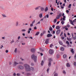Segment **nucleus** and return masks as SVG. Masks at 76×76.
Masks as SVG:
<instances>
[{
  "mask_svg": "<svg viewBox=\"0 0 76 76\" xmlns=\"http://www.w3.org/2000/svg\"><path fill=\"white\" fill-rule=\"evenodd\" d=\"M24 67L25 68L26 71L27 72H30V66L28 64H24Z\"/></svg>",
  "mask_w": 76,
  "mask_h": 76,
  "instance_id": "f257e3e1",
  "label": "nucleus"
},
{
  "mask_svg": "<svg viewBox=\"0 0 76 76\" xmlns=\"http://www.w3.org/2000/svg\"><path fill=\"white\" fill-rule=\"evenodd\" d=\"M31 58L34 60L35 62L37 61V57L36 56H35L34 54H33L31 56Z\"/></svg>",
  "mask_w": 76,
  "mask_h": 76,
  "instance_id": "f03ea898",
  "label": "nucleus"
},
{
  "mask_svg": "<svg viewBox=\"0 0 76 76\" xmlns=\"http://www.w3.org/2000/svg\"><path fill=\"white\" fill-rule=\"evenodd\" d=\"M49 62L48 63V66H49V67H50L51 65V61H53V59H52V58H49Z\"/></svg>",
  "mask_w": 76,
  "mask_h": 76,
  "instance_id": "7ed1b4c3",
  "label": "nucleus"
},
{
  "mask_svg": "<svg viewBox=\"0 0 76 76\" xmlns=\"http://www.w3.org/2000/svg\"><path fill=\"white\" fill-rule=\"evenodd\" d=\"M18 68L19 70H23L24 69L23 66L21 65L18 66Z\"/></svg>",
  "mask_w": 76,
  "mask_h": 76,
  "instance_id": "20e7f679",
  "label": "nucleus"
},
{
  "mask_svg": "<svg viewBox=\"0 0 76 76\" xmlns=\"http://www.w3.org/2000/svg\"><path fill=\"white\" fill-rule=\"evenodd\" d=\"M54 53V51H53V50H49V54H53Z\"/></svg>",
  "mask_w": 76,
  "mask_h": 76,
  "instance_id": "39448f33",
  "label": "nucleus"
},
{
  "mask_svg": "<svg viewBox=\"0 0 76 76\" xmlns=\"http://www.w3.org/2000/svg\"><path fill=\"white\" fill-rule=\"evenodd\" d=\"M31 50V52H32V53H35V48H32Z\"/></svg>",
  "mask_w": 76,
  "mask_h": 76,
  "instance_id": "423d86ee",
  "label": "nucleus"
},
{
  "mask_svg": "<svg viewBox=\"0 0 76 76\" xmlns=\"http://www.w3.org/2000/svg\"><path fill=\"white\" fill-rule=\"evenodd\" d=\"M18 63L16 61H14V64H13V66H16V65H17V64H18Z\"/></svg>",
  "mask_w": 76,
  "mask_h": 76,
  "instance_id": "0eeeda50",
  "label": "nucleus"
},
{
  "mask_svg": "<svg viewBox=\"0 0 76 76\" xmlns=\"http://www.w3.org/2000/svg\"><path fill=\"white\" fill-rule=\"evenodd\" d=\"M49 39H48L45 41V43H46V44H48L49 43V40H48Z\"/></svg>",
  "mask_w": 76,
  "mask_h": 76,
  "instance_id": "6e6552de",
  "label": "nucleus"
},
{
  "mask_svg": "<svg viewBox=\"0 0 76 76\" xmlns=\"http://www.w3.org/2000/svg\"><path fill=\"white\" fill-rule=\"evenodd\" d=\"M40 7V9L41 11H44L45 10L44 8H43V7Z\"/></svg>",
  "mask_w": 76,
  "mask_h": 76,
  "instance_id": "1a4fd4ad",
  "label": "nucleus"
},
{
  "mask_svg": "<svg viewBox=\"0 0 76 76\" xmlns=\"http://www.w3.org/2000/svg\"><path fill=\"white\" fill-rule=\"evenodd\" d=\"M60 33V30H58L56 31L57 34H59Z\"/></svg>",
  "mask_w": 76,
  "mask_h": 76,
  "instance_id": "9d476101",
  "label": "nucleus"
},
{
  "mask_svg": "<svg viewBox=\"0 0 76 76\" xmlns=\"http://www.w3.org/2000/svg\"><path fill=\"white\" fill-rule=\"evenodd\" d=\"M70 23L72 25H74V24H73V21L71 20H70L69 21Z\"/></svg>",
  "mask_w": 76,
  "mask_h": 76,
  "instance_id": "9b49d317",
  "label": "nucleus"
},
{
  "mask_svg": "<svg viewBox=\"0 0 76 76\" xmlns=\"http://www.w3.org/2000/svg\"><path fill=\"white\" fill-rule=\"evenodd\" d=\"M47 37L48 38H49V37H52V34H48L47 35Z\"/></svg>",
  "mask_w": 76,
  "mask_h": 76,
  "instance_id": "f8f14e48",
  "label": "nucleus"
},
{
  "mask_svg": "<svg viewBox=\"0 0 76 76\" xmlns=\"http://www.w3.org/2000/svg\"><path fill=\"white\" fill-rule=\"evenodd\" d=\"M19 25V22L16 21L15 23V26H18V25Z\"/></svg>",
  "mask_w": 76,
  "mask_h": 76,
  "instance_id": "ddd939ff",
  "label": "nucleus"
},
{
  "mask_svg": "<svg viewBox=\"0 0 76 76\" xmlns=\"http://www.w3.org/2000/svg\"><path fill=\"white\" fill-rule=\"evenodd\" d=\"M2 17H3L4 18H7V16H6V15L4 14H3L2 15Z\"/></svg>",
  "mask_w": 76,
  "mask_h": 76,
  "instance_id": "4468645a",
  "label": "nucleus"
},
{
  "mask_svg": "<svg viewBox=\"0 0 76 76\" xmlns=\"http://www.w3.org/2000/svg\"><path fill=\"white\" fill-rule=\"evenodd\" d=\"M30 71H31V70H32V71H34V68L32 67H31V68H30Z\"/></svg>",
  "mask_w": 76,
  "mask_h": 76,
  "instance_id": "2eb2a0df",
  "label": "nucleus"
},
{
  "mask_svg": "<svg viewBox=\"0 0 76 76\" xmlns=\"http://www.w3.org/2000/svg\"><path fill=\"white\" fill-rule=\"evenodd\" d=\"M42 13L39 14V17L40 18H42Z\"/></svg>",
  "mask_w": 76,
  "mask_h": 76,
  "instance_id": "dca6fc26",
  "label": "nucleus"
},
{
  "mask_svg": "<svg viewBox=\"0 0 76 76\" xmlns=\"http://www.w3.org/2000/svg\"><path fill=\"white\" fill-rule=\"evenodd\" d=\"M60 50L61 51H64V48L63 47H61L60 48Z\"/></svg>",
  "mask_w": 76,
  "mask_h": 76,
  "instance_id": "f3484780",
  "label": "nucleus"
},
{
  "mask_svg": "<svg viewBox=\"0 0 76 76\" xmlns=\"http://www.w3.org/2000/svg\"><path fill=\"white\" fill-rule=\"evenodd\" d=\"M66 39L68 41H72V38H69L68 37H67Z\"/></svg>",
  "mask_w": 76,
  "mask_h": 76,
  "instance_id": "a211bd4d",
  "label": "nucleus"
},
{
  "mask_svg": "<svg viewBox=\"0 0 76 76\" xmlns=\"http://www.w3.org/2000/svg\"><path fill=\"white\" fill-rule=\"evenodd\" d=\"M48 7H46L45 9V12H47V11H48Z\"/></svg>",
  "mask_w": 76,
  "mask_h": 76,
  "instance_id": "6ab92c4d",
  "label": "nucleus"
},
{
  "mask_svg": "<svg viewBox=\"0 0 76 76\" xmlns=\"http://www.w3.org/2000/svg\"><path fill=\"white\" fill-rule=\"evenodd\" d=\"M39 7H40V6H39V7H37L36 8H35V10H38V9H39Z\"/></svg>",
  "mask_w": 76,
  "mask_h": 76,
  "instance_id": "aec40b11",
  "label": "nucleus"
},
{
  "mask_svg": "<svg viewBox=\"0 0 76 76\" xmlns=\"http://www.w3.org/2000/svg\"><path fill=\"white\" fill-rule=\"evenodd\" d=\"M63 57L64 58H66L67 57V55L66 54H64L63 55Z\"/></svg>",
  "mask_w": 76,
  "mask_h": 76,
  "instance_id": "412c9836",
  "label": "nucleus"
},
{
  "mask_svg": "<svg viewBox=\"0 0 76 76\" xmlns=\"http://www.w3.org/2000/svg\"><path fill=\"white\" fill-rule=\"evenodd\" d=\"M53 76H58V73H55L54 74Z\"/></svg>",
  "mask_w": 76,
  "mask_h": 76,
  "instance_id": "4be33fe9",
  "label": "nucleus"
},
{
  "mask_svg": "<svg viewBox=\"0 0 76 76\" xmlns=\"http://www.w3.org/2000/svg\"><path fill=\"white\" fill-rule=\"evenodd\" d=\"M66 66L67 67H70V65L69 63H67L66 64Z\"/></svg>",
  "mask_w": 76,
  "mask_h": 76,
  "instance_id": "5701e85b",
  "label": "nucleus"
},
{
  "mask_svg": "<svg viewBox=\"0 0 76 76\" xmlns=\"http://www.w3.org/2000/svg\"><path fill=\"white\" fill-rule=\"evenodd\" d=\"M56 29H60V26H57L56 27Z\"/></svg>",
  "mask_w": 76,
  "mask_h": 76,
  "instance_id": "b1692460",
  "label": "nucleus"
},
{
  "mask_svg": "<svg viewBox=\"0 0 76 76\" xmlns=\"http://www.w3.org/2000/svg\"><path fill=\"white\" fill-rule=\"evenodd\" d=\"M53 44H51L50 46V48H53Z\"/></svg>",
  "mask_w": 76,
  "mask_h": 76,
  "instance_id": "393cba45",
  "label": "nucleus"
},
{
  "mask_svg": "<svg viewBox=\"0 0 76 76\" xmlns=\"http://www.w3.org/2000/svg\"><path fill=\"white\" fill-rule=\"evenodd\" d=\"M44 63V61H42V62L41 63V66H43V64Z\"/></svg>",
  "mask_w": 76,
  "mask_h": 76,
  "instance_id": "a878e982",
  "label": "nucleus"
},
{
  "mask_svg": "<svg viewBox=\"0 0 76 76\" xmlns=\"http://www.w3.org/2000/svg\"><path fill=\"white\" fill-rule=\"evenodd\" d=\"M39 32H37L36 34H35V35H39Z\"/></svg>",
  "mask_w": 76,
  "mask_h": 76,
  "instance_id": "bb28decb",
  "label": "nucleus"
},
{
  "mask_svg": "<svg viewBox=\"0 0 76 76\" xmlns=\"http://www.w3.org/2000/svg\"><path fill=\"white\" fill-rule=\"evenodd\" d=\"M60 17L59 16V15H58L56 18V19H58L60 18Z\"/></svg>",
  "mask_w": 76,
  "mask_h": 76,
  "instance_id": "cd10ccee",
  "label": "nucleus"
},
{
  "mask_svg": "<svg viewBox=\"0 0 76 76\" xmlns=\"http://www.w3.org/2000/svg\"><path fill=\"white\" fill-rule=\"evenodd\" d=\"M61 23H62V25H64V21H63V20H62L61 21Z\"/></svg>",
  "mask_w": 76,
  "mask_h": 76,
  "instance_id": "c85d7f7f",
  "label": "nucleus"
},
{
  "mask_svg": "<svg viewBox=\"0 0 76 76\" xmlns=\"http://www.w3.org/2000/svg\"><path fill=\"white\" fill-rule=\"evenodd\" d=\"M49 30L50 31H51L53 30V28H52V27H50L49 28Z\"/></svg>",
  "mask_w": 76,
  "mask_h": 76,
  "instance_id": "c756f323",
  "label": "nucleus"
},
{
  "mask_svg": "<svg viewBox=\"0 0 76 76\" xmlns=\"http://www.w3.org/2000/svg\"><path fill=\"white\" fill-rule=\"evenodd\" d=\"M71 51L72 53H74V51H73V49H71Z\"/></svg>",
  "mask_w": 76,
  "mask_h": 76,
  "instance_id": "7c9ffc66",
  "label": "nucleus"
},
{
  "mask_svg": "<svg viewBox=\"0 0 76 76\" xmlns=\"http://www.w3.org/2000/svg\"><path fill=\"white\" fill-rule=\"evenodd\" d=\"M26 31V30L25 29H23L21 31H22V32H25Z\"/></svg>",
  "mask_w": 76,
  "mask_h": 76,
  "instance_id": "2f4dec72",
  "label": "nucleus"
},
{
  "mask_svg": "<svg viewBox=\"0 0 76 76\" xmlns=\"http://www.w3.org/2000/svg\"><path fill=\"white\" fill-rule=\"evenodd\" d=\"M59 42L60 45H63V43L61 41H59Z\"/></svg>",
  "mask_w": 76,
  "mask_h": 76,
  "instance_id": "473e14b6",
  "label": "nucleus"
},
{
  "mask_svg": "<svg viewBox=\"0 0 76 76\" xmlns=\"http://www.w3.org/2000/svg\"><path fill=\"white\" fill-rule=\"evenodd\" d=\"M17 48H16L15 49V50H14L15 53H17Z\"/></svg>",
  "mask_w": 76,
  "mask_h": 76,
  "instance_id": "72a5a7b5",
  "label": "nucleus"
},
{
  "mask_svg": "<svg viewBox=\"0 0 76 76\" xmlns=\"http://www.w3.org/2000/svg\"><path fill=\"white\" fill-rule=\"evenodd\" d=\"M26 75H27L28 76H30V75H31V74H30V73H27Z\"/></svg>",
  "mask_w": 76,
  "mask_h": 76,
  "instance_id": "f704fd0d",
  "label": "nucleus"
},
{
  "mask_svg": "<svg viewBox=\"0 0 76 76\" xmlns=\"http://www.w3.org/2000/svg\"><path fill=\"white\" fill-rule=\"evenodd\" d=\"M13 42H15V41H14V40H13L11 41V42H10V43L11 44H12Z\"/></svg>",
  "mask_w": 76,
  "mask_h": 76,
  "instance_id": "c9c22d12",
  "label": "nucleus"
},
{
  "mask_svg": "<svg viewBox=\"0 0 76 76\" xmlns=\"http://www.w3.org/2000/svg\"><path fill=\"white\" fill-rule=\"evenodd\" d=\"M72 38L74 40H75V39H76V35L73 38Z\"/></svg>",
  "mask_w": 76,
  "mask_h": 76,
  "instance_id": "e433bc0d",
  "label": "nucleus"
},
{
  "mask_svg": "<svg viewBox=\"0 0 76 76\" xmlns=\"http://www.w3.org/2000/svg\"><path fill=\"white\" fill-rule=\"evenodd\" d=\"M17 75L18 76H20V74L18 73L17 74Z\"/></svg>",
  "mask_w": 76,
  "mask_h": 76,
  "instance_id": "4c0bfd02",
  "label": "nucleus"
},
{
  "mask_svg": "<svg viewBox=\"0 0 76 76\" xmlns=\"http://www.w3.org/2000/svg\"><path fill=\"white\" fill-rule=\"evenodd\" d=\"M31 65L32 66H34V64L33 63H31Z\"/></svg>",
  "mask_w": 76,
  "mask_h": 76,
  "instance_id": "58836bf2",
  "label": "nucleus"
},
{
  "mask_svg": "<svg viewBox=\"0 0 76 76\" xmlns=\"http://www.w3.org/2000/svg\"><path fill=\"white\" fill-rule=\"evenodd\" d=\"M72 6L71 4H69V6H68L69 8H70L71 7V6Z\"/></svg>",
  "mask_w": 76,
  "mask_h": 76,
  "instance_id": "ea45409f",
  "label": "nucleus"
},
{
  "mask_svg": "<svg viewBox=\"0 0 76 76\" xmlns=\"http://www.w3.org/2000/svg\"><path fill=\"white\" fill-rule=\"evenodd\" d=\"M63 72L64 74H66V71L65 70H63Z\"/></svg>",
  "mask_w": 76,
  "mask_h": 76,
  "instance_id": "a19ab883",
  "label": "nucleus"
},
{
  "mask_svg": "<svg viewBox=\"0 0 76 76\" xmlns=\"http://www.w3.org/2000/svg\"><path fill=\"white\" fill-rule=\"evenodd\" d=\"M45 17H46H46H47V18H48L49 17V16H48V15H45Z\"/></svg>",
  "mask_w": 76,
  "mask_h": 76,
  "instance_id": "79ce46f5",
  "label": "nucleus"
},
{
  "mask_svg": "<svg viewBox=\"0 0 76 76\" xmlns=\"http://www.w3.org/2000/svg\"><path fill=\"white\" fill-rule=\"evenodd\" d=\"M59 16L60 17H61V16H62V14L60 13L59 14Z\"/></svg>",
  "mask_w": 76,
  "mask_h": 76,
  "instance_id": "37998d69",
  "label": "nucleus"
},
{
  "mask_svg": "<svg viewBox=\"0 0 76 76\" xmlns=\"http://www.w3.org/2000/svg\"><path fill=\"white\" fill-rule=\"evenodd\" d=\"M57 22V19H55L54 20V23H56Z\"/></svg>",
  "mask_w": 76,
  "mask_h": 76,
  "instance_id": "c03bdc74",
  "label": "nucleus"
},
{
  "mask_svg": "<svg viewBox=\"0 0 76 76\" xmlns=\"http://www.w3.org/2000/svg\"><path fill=\"white\" fill-rule=\"evenodd\" d=\"M35 22V20H34V21H33V22L32 23V24H34V23Z\"/></svg>",
  "mask_w": 76,
  "mask_h": 76,
  "instance_id": "a18cd8bd",
  "label": "nucleus"
},
{
  "mask_svg": "<svg viewBox=\"0 0 76 76\" xmlns=\"http://www.w3.org/2000/svg\"><path fill=\"white\" fill-rule=\"evenodd\" d=\"M74 66H76V62H75L74 63Z\"/></svg>",
  "mask_w": 76,
  "mask_h": 76,
  "instance_id": "49530a36",
  "label": "nucleus"
},
{
  "mask_svg": "<svg viewBox=\"0 0 76 76\" xmlns=\"http://www.w3.org/2000/svg\"><path fill=\"white\" fill-rule=\"evenodd\" d=\"M63 31H62L61 33V35H60V36H61V35H63Z\"/></svg>",
  "mask_w": 76,
  "mask_h": 76,
  "instance_id": "de8ad7c7",
  "label": "nucleus"
},
{
  "mask_svg": "<svg viewBox=\"0 0 76 76\" xmlns=\"http://www.w3.org/2000/svg\"><path fill=\"white\" fill-rule=\"evenodd\" d=\"M66 43L67 44H69V41H66Z\"/></svg>",
  "mask_w": 76,
  "mask_h": 76,
  "instance_id": "09e8293b",
  "label": "nucleus"
},
{
  "mask_svg": "<svg viewBox=\"0 0 76 76\" xmlns=\"http://www.w3.org/2000/svg\"><path fill=\"white\" fill-rule=\"evenodd\" d=\"M59 55H58V54L57 55V58H59Z\"/></svg>",
  "mask_w": 76,
  "mask_h": 76,
  "instance_id": "8fccbe9b",
  "label": "nucleus"
},
{
  "mask_svg": "<svg viewBox=\"0 0 76 76\" xmlns=\"http://www.w3.org/2000/svg\"><path fill=\"white\" fill-rule=\"evenodd\" d=\"M19 63L20 64H23V62H19Z\"/></svg>",
  "mask_w": 76,
  "mask_h": 76,
  "instance_id": "3c124183",
  "label": "nucleus"
},
{
  "mask_svg": "<svg viewBox=\"0 0 76 76\" xmlns=\"http://www.w3.org/2000/svg\"><path fill=\"white\" fill-rule=\"evenodd\" d=\"M6 53H8V52H9V51L8 50H6L5 51Z\"/></svg>",
  "mask_w": 76,
  "mask_h": 76,
  "instance_id": "603ef678",
  "label": "nucleus"
},
{
  "mask_svg": "<svg viewBox=\"0 0 76 76\" xmlns=\"http://www.w3.org/2000/svg\"><path fill=\"white\" fill-rule=\"evenodd\" d=\"M46 31H44L42 33L43 34H45V33H46Z\"/></svg>",
  "mask_w": 76,
  "mask_h": 76,
  "instance_id": "864d4df0",
  "label": "nucleus"
},
{
  "mask_svg": "<svg viewBox=\"0 0 76 76\" xmlns=\"http://www.w3.org/2000/svg\"><path fill=\"white\" fill-rule=\"evenodd\" d=\"M0 8L2 9H4V7H0Z\"/></svg>",
  "mask_w": 76,
  "mask_h": 76,
  "instance_id": "5fc2aeb1",
  "label": "nucleus"
},
{
  "mask_svg": "<svg viewBox=\"0 0 76 76\" xmlns=\"http://www.w3.org/2000/svg\"><path fill=\"white\" fill-rule=\"evenodd\" d=\"M74 58L75 59V60H76V53L75 54V56Z\"/></svg>",
  "mask_w": 76,
  "mask_h": 76,
  "instance_id": "6e6d98bb",
  "label": "nucleus"
},
{
  "mask_svg": "<svg viewBox=\"0 0 76 76\" xmlns=\"http://www.w3.org/2000/svg\"><path fill=\"white\" fill-rule=\"evenodd\" d=\"M13 76H16V74L15 73L13 74Z\"/></svg>",
  "mask_w": 76,
  "mask_h": 76,
  "instance_id": "4d7b16f0",
  "label": "nucleus"
},
{
  "mask_svg": "<svg viewBox=\"0 0 76 76\" xmlns=\"http://www.w3.org/2000/svg\"><path fill=\"white\" fill-rule=\"evenodd\" d=\"M2 39H5V37H2Z\"/></svg>",
  "mask_w": 76,
  "mask_h": 76,
  "instance_id": "13d9d810",
  "label": "nucleus"
},
{
  "mask_svg": "<svg viewBox=\"0 0 76 76\" xmlns=\"http://www.w3.org/2000/svg\"><path fill=\"white\" fill-rule=\"evenodd\" d=\"M72 38H73L74 37V36H73V33L72 34Z\"/></svg>",
  "mask_w": 76,
  "mask_h": 76,
  "instance_id": "bf43d9fd",
  "label": "nucleus"
},
{
  "mask_svg": "<svg viewBox=\"0 0 76 76\" xmlns=\"http://www.w3.org/2000/svg\"><path fill=\"white\" fill-rule=\"evenodd\" d=\"M55 27V25H53L52 26V27L53 28H54Z\"/></svg>",
  "mask_w": 76,
  "mask_h": 76,
  "instance_id": "052dcab7",
  "label": "nucleus"
},
{
  "mask_svg": "<svg viewBox=\"0 0 76 76\" xmlns=\"http://www.w3.org/2000/svg\"><path fill=\"white\" fill-rule=\"evenodd\" d=\"M61 9H63V8H64V7L62 6V5H61Z\"/></svg>",
  "mask_w": 76,
  "mask_h": 76,
  "instance_id": "680f3d73",
  "label": "nucleus"
},
{
  "mask_svg": "<svg viewBox=\"0 0 76 76\" xmlns=\"http://www.w3.org/2000/svg\"><path fill=\"white\" fill-rule=\"evenodd\" d=\"M34 26L33 25V24H30V26L31 27V26Z\"/></svg>",
  "mask_w": 76,
  "mask_h": 76,
  "instance_id": "e2e57ef3",
  "label": "nucleus"
},
{
  "mask_svg": "<svg viewBox=\"0 0 76 76\" xmlns=\"http://www.w3.org/2000/svg\"><path fill=\"white\" fill-rule=\"evenodd\" d=\"M66 13H69V10H66Z\"/></svg>",
  "mask_w": 76,
  "mask_h": 76,
  "instance_id": "0e129e2a",
  "label": "nucleus"
},
{
  "mask_svg": "<svg viewBox=\"0 0 76 76\" xmlns=\"http://www.w3.org/2000/svg\"><path fill=\"white\" fill-rule=\"evenodd\" d=\"M20 38V37L19 36L18 37V40H19Z\"/></svg>",
  "mask_w": 76,
  "mask_h": 76,
  "instance_id": "69168bd1",
  "label": "nucleus"
},
{
  "mask_svg": "<svg viewBox=\"0 0 76 76\" xmlns=\"http://www.w3.org/2000/svg\"><path fill=\"white\" fill-rule=\"evenodd\" d=\"M61 38L62 39H64V37H62Z\"/></svg>",
  "mask_w": 76,
  "mask_h": 76,
  "instance_id": "338daca9",
  "label": "nucleus"
},
{
  "mask_svg": "<svg viewBox=\"0 0 76 76\" xmlns=\"http://www.w3.org/2000/svg\"><path fill=\"white\" fill-rule=\"evenodd\" d=\"M34 29H37V27L35 26L34 28Z\"/></svg>",
  "mask_w": 76,
  "mask_h": 76,
  "instance_id": "774afa93",
  "label": "nucleus"
}]
</instances>
